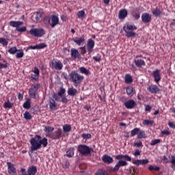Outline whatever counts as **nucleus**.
Listing matches in <instances>:
<instances>
[{
    "label": "nucleus",
    "mask_w": 175,
    "mask_h": 175,
    "mask_svg": "<svg viewBox=\"0 0 175 175\" xmlns=\"http://www.w3.org/2000/svg\"><path fill=\"white\" fill-rule=\"evenodd\" d=\"M66 90L63 88H60V90L57 93H53L52 98H49V108L52 111H55L58 107V104L55 101L66 104L69 102V100L66 98Z\"/></svg>",
    "instance_id": "obj_1"
},
{
    "label": "nucleus",
    "mask_w": 175,
    "mask_h": 175,
    "mask_svg": "<svg viewBox=\"0 0 175 175\" xmlns=\"http://www.w3.org/2000/svg\"><path fill=\"white\" fill-rule=\"evenodd\" d=\"M30 143V152L33 153L34 151L42 148V146L44 148L47 147L49 142L46 137H42L39 135H36L34 137H31L29 141Z\"/></svg>",
    "instance_id": "obj_2"
},
{
    "label": "nucleus",
    "mask_w": 175,
    "mask_h": 175,
    "mask_svg": "<svg viewBox=\"0 0 175 175\" xmlns=\"http://www.w3.org/2000/svg\"><path fill=\"white\" fill-rule=\"evenodd\" d=\"M77 152L82 157H88L91 155L92 152H94V149L85 144H79L77 146Z\"/></svg>",
    "instance_id": "obj_3"
},
{
    "label": "nucleus",
    "mask_w": 175,
    "mask_h": 175,
    "mask_svg": "<svg viewBox=\"0 0 175 175\" xmlns=\"http://www.w3.org/2000/svg\"><path fill=\"white\" fill-rule=\"evenodd\" d=\"M69 77L74 83L75 87H78L84 79L83 75H79L76 71H71L69 74Z\"/></svg>",
    "instance_id": "obj_4"
},
{
    "label": "nucleus",
    "mask_w": 175,
    "mask_h": 175,
    "mask_svg": "<svg viewBox=\"0 0 175 175\" xmlns=\"http://www.w3.org/2000/svg\"><path fill=\"white\" fill-rule=\"evenodd\" d=\"M137 29V28L135 25L127 24L126 26L123 27V31L126 32V36L128 38L136 37L137 33L133 31Z\"/></svg>",
    "instance_id": "obj_5"
},
{
    "label": "nucleus",
    "mask_w": 175,
    "mask_h": 175,
    "mask_svg": "<svg viewBox=\"0 0 175 175\" xmlns=\"http://www.w3.org/2000/svg\"><path fill=\"white\" fill-rule=\"evenodd\" d=\"M40 88V84L36 83L31 85L29 90V95L31 98H36L38 94V90Z\"/></svg>",
    "instance_id": "obj_6"
},
{
    "label": "nucleus",
    "mask_w": 175,
    "mask_h": 175,
    "mask_svg": "<svg viewBox=\"0 0 175 175\" xmlns=\"http://www.w3.org/2000/svg\"><path fill=\"white\" fill-rule=\"evenodd\" d=\"M31 72H33L34 74H30L29 75L30 81L33 83L38 82L40 77V70L38 68L37 66H35Z\"/></svg>",
    "instance_id": "obj_7"
},
{
    "label": "nucleus",
    "mask_w": 175,
    "mask_h": 175,
    "mask_svg": "<svg viewBox=\"0 0 175 175\" xmlns=\"http://www.w3.org/2000/svg\"><path fill=\"white\" fill-rule=\"evenodd\" d=\"M28 33L33 36L37 37V38H40V37H42L44 34H45V31L44 29H36V28H33V29H31Z\"/></svg>",
    "instance_id": "obj_8"
},
{
    "label": "nucleus",
    "mask_w": 175,
    "mask_h": 175,
    "mask_svg": "<svg viewBox=\"0 0 175 175\" xmlns=\"http://www.w3.org/2000/svg\"><path fill=\"white\" fill-rule=\"evenodd\" d=\"M52 69H55L56 70H61L64 68V64L62 62L57 59H53L51 62Z\"/></svg>",
    "instance_id": "obj_9"
},
{
    "label": "nucleus",
    "mask_w": 175,
    "mask_h": 175,
    "mask_svg": "<svg viewBox=\"0 0 175 175\" xmlns=\"http://www.w3.org/2000/svg\"><path fill=\"white\" fill-rule=\"evenodd\" d=\"M64 136V132L61 128H58L55 132H53L50 137L53 140H59L62 137Z\"/></svg>",
    "instance_id": "obj_10"
},
{
    "label": "nucleus",
    "mask_w": 175,
    "mask_h": 175,
    "mask_svg": "<svg viewBox=\"0 0 175 175\" xmlns=\"http://www.w3.org/2000/svg\"><path fill=\"white\" fill-rule=\"evenodd\" d=\"M152 76L156 84H159V82L161 81L162 79L161 70L159 69H155L154 71H152Z\"/></svg>",
    "instance_id": "obj_11"
},
{
    "label": "nucleus",
    "mask_w": 175,
    "mask_h": 175,
    "mask_svg": "<svg viewBox=\"0 0 175 175\" xmlns=\"http://www.w3.org/2000/svg\"><path fill=\"white\" fill-rule=\"evenodd\" d=\"M95 46V42L92 38H89L88 41H86V49H88V54L90 55L93 50L94 47Z\"/></svg>",
    "instance_id": "obj_12"
},
{
    "label": "nucleus",
    "mask_w": 175,
    "mask_h": 175,
    "mask_svg": "<svg viewBox=\"0 0 175 175\" xmlns=\"http://www.w3.org/2000/svg\"><path fill=\"white\" fill-rule=\"evenodd\" d=\"M70 52L72 59H81V55L80 54V52H79L77 49L72 48L71 49V50H70Z\"/></svg>",
    "instance_id": "obj_13"
},
{
    "label": "nucleus",
    "mask_w": 175,
    "mask_h": 175,
    "mask_svg": "<svg viewBox=\"0 0 175 175\" xmlns=\"http://www.w3.org/2000/svg\"><path fill=\"white\" fill-rule=\"evenodd\" d=\"M142 55H138L134 59V64L138 68H142V66H146V62L138 57H142Z\"/></svg>",
    "instance_id": "obj_14"
},
{
    "label": "nucleus",
    "mask_w": 175,
    "mask_h": 175,
    "mask_svg": "<svg viewBox=\"0 0 175 175\" xmlns=\"http://www.w3.org/2000/svg\"><path fill=\"white\" fill-rule=\"evenodd\" d=\"M142 21L144 24L150 23L152 21V15L148 13H143L142 14Z\"/></svg>",
    "instance_id": "obj_15"
},
{
    "label": "nucleus",
    "mask_w": 175,
    "mask_h": 175,
    "mask_svg": "<svg viewBox=\"0 0 175 175\" xmlns=\"http://www.w3.org/2000/svg\"><path fill=\"white\" fill-rule=\"evenodd\" d=\"M42 13H40V12H36L33 14V16H31V19L34 23H39L42 21Z\"/></svg>",
    "instance_id": "obj_16"
},
{
    "label": "nucleus",
    "mask_w": 175,
    "mask_h": 175,
    "mask_svg": "<svg viewBox=\"0 0 175 175\" xmlns=\"http://www.w3.org/2000/svg\"><path fill=\"white\" fill-rule=\"evenodd\" d=\"M72 41L77 44V46H83L85 44V37L81 36L80 38H72Z\"/></svg>",
    "instance_id": "obj_17"
},
{
    "label": "nucleus",
    "mask_w": 175,
    "mask_h": 175,
    "mask_svg": "<svg viewBox=\"0 0 175 175\" xmlns=\"http://www.w3.org/2000/svg\"><path fill=\"white\" fill-rule=\"evenodd\" d=\"M124 106H125L127 109H132L135 107L136 103L134 100H128L127 101L124 102Z\"/></svg>",
    "instance_id": "obj_18"
},
{
    "label": "nucleus",
    "mask_w": 175,
    "mask_h": 175,
    "mask_svg": "<svg viewBox=\"0 0 175 175\" xmlns=\"http://www.w3.org/2000/svg\"><path fill=\"white\" fill-rule=\"evenodd\" d=\"M131 16L134 20L137 21L140 18V9L139 8H136L131 10Z\"/></svg>",
    "instance_id": "obj_19"
},
{
    "label": "nucleus",
    "mask_w": 175,
    "mask_h": 175,
    "mask_svg": "<svg viewBox=\"0 0 175 175\" xmlns=\"http://www.w3.org/2000/svg\"><path fill=\"white\" fill-rule=\"evenodd\" d=\"M59 23V19L58 16L56 15H52L51 16V23H50V26L52 28H54L56 25H58Z\"/></svg>",
    "instance_id": "obj_20"
},
{
    "label": "nucleus",
    "mask_w": 175,
    "mask_h": 175,
    "mask_svg": "<svg viewBox=\"0 0 175 175\" xmlns=\"http://www.w3.org/2000/svg\"><path fill=\"white\" fill-rule=\"evenodd\" d=\"M101 159L105 164H111L113 163V159L107 154L103 155Z\"/></svg>",
    "instance_id": "obj_21"
},
{
    "label": "nucleus",
    "mask_w": 175,
    "mask_h": 175,
    "mask_svg": "<svg viewBox=\"0 0 175 175\" xmlns=\"http://www.w3.org/2000/svg\"><path fill=\"white\" fill-rule=\"evenodd\" d=\"M7 165L8 174H16V168L14 167V164H12L11 162H7Z\"/></svg>",
    "instance_id": "obj_22"
},
{
    "label": "nucleus",
    "mask_w": 175,
    "mask_h": 175,
    "mask_svg": "<svg viewBox=\"0 0 175 175\" xmlns=\"http://www.w3.org/2000/svg\"><path fill=\"white\" fill-rule=\"evenodd\" d=\"M148 91L152 94H158L160 90L157 85H151L147 88Z\"/></svg>",
    "instance_id": "obj_23"
},
{
    "label": "nucleus",
    "mask_w": 175,
    "mask_h": 175,
    "mask_svg": "<svg viewBox=\"0 0 175 175\" xmlns=\"http://www.w3.org/2000/svg\"><path fill=\"white\" fill-rule=\"evenodd\" d=\"M152 15L156 18L161 17L162 15V10L158 7H156L155 8L152 9Z\"/></svg>",
    "instance_id": "obj_24"
},
{
    "label": "nucleus",
    "mask_w": 175,
    "mask_h": 175,
    "mask_svg": "<svg viewBox=\"0 0 175 175\" xmlns=\"http://www.w3.org/2000/svg\"><path fill=\"white\" fill-rule=\"evenodd\" d=\"M127 10L125 9H122L119 10L118 12V18L120 20H124L126 17H127Z\"/></svg>",
    "instance_id": "obj_25"
},
{
    "label": "nucleus",
    "mask_w": 175,
    "mask_h": 175,
    "mask_svg": "<svg viewBox=\"0 0 175 175\" xmlns=\"http://www.w3.org/2000/svg\"><path fill=\"white\" fill-rule=\"evenodd\" d=\"M37 167L35 165L29 166L27 170L28 175H36L37 174Z\"/></svg>",
    "instance_id": "obj_26"
},
{
    "label": "nucleus",
    "mask_w": 175,
    "mask_h": 175,
    "mask_svg": "<svg viewBox=\"0 0 175 175\" xmlns=\"http://www.w3.org/2000/svg\"><path fill=\"white\" fill-rule=\"evenodd\" d=\"M129 163L126 161H124V160H118V161L117 162V163L116 164V168L118 169V170H120V168L121 167H125L126 165H128Z\"/></svg>",
    "instance_id": "obj_27"
},
{
    "label": "nucleus",
    "mask_w": 175,
    "mask_h": 175,
    "mask_svg": "<svg viewBox=\"0 0 175 175\" xmlns=\"http://www.w3.org/2000/svg\"><path fill=\"white\" fill-rule=\"evenodd\" d=\"M68 95L71 97H75L77 94V90L74 88H68L67 90Z\"/></svg>",
    "instance_id": "obj_28"
},
{
    "label": "nucleus",
    "mask_w": 175,
    "mask_h": 175,
    "mask_svg": "<svg viewBox=\"0 0 175 175\" xmlns=\"http://www.w3.org/2000/svg\"><path fill=\"white\" fill-rule=\"evenodd\" d=\"M75 147H70L68 150L66 151V156L68 158H72L73 156H75Z\"/></svg>",
    "instance_id": "obj_29"
},
{
    "label": "nucleus",
    "mask_w": 175,
    "mask_h": 175,
    "mask_svg": "<svg viewBox=\"0 0 175 175\" xmlns=\"http://www.w3.org/2000/svg\"><path fill=\"white\" fill-rule=\"evenodd\" d=\"M23 23L22 21H10V26L16 27V29L18 27H21L23 25Z\"/></svg>",
    "instance_id": "obj_30"
},
{
    "label": "nucleus",
    "mask_w": 175,
    "mask_h": 175,
    "mask_svg": "<svg viewBox=\"0 0 175 175\" xmlns=\"http://www.w3.org/2000/svg\"><path fill=\"white\" fill-rule=\"evenodd\" d=\"M125 83L126 84H131L133 83V77L131 74H126L125 75Z\"/></svg>",
    "instance_id": "obj_31"
},
{
    "label": "nucleus",
    "mask_w": 175,
    "mask_h": 175,
    "mask_svg": "<svg viewBox=\"0 0 175 175\" xmlns=\"http://www.w3.org/2000/svg\"><path fill=\"white\" fill-rule=\"evenodd\" d=\"M62 129L64 133H69L72 131L71 125L68 124H64Z\"/></svg>",
    "instance_id": "obj_32"
},
{
    "label": "nucleus",
    "mask_w": 175,
    "mask_h": 175,
    "mask_svg": "<svg viewBox=\"0 0 175 175\" xmlns=\"http://www.w3.org/2000/svg\"><path fill=\"white\" fill-rule=\"evenodd\" d=\"M126 92L129 96H133L134 95V88L132 86H127L126 88Z\"/></svg>",
    "instance_id": "obj_33"
},
{
    "label": "nucleus",
    "mask_w": 175,
    "mask_h": 175,
    "mask_svg": "<svg viewBox=\"0 0 175 175\" xmlns=\"http://www.w3.org/2000/svg\"><path fill=\"white\" fill-rule=\"evenodd\" d=\"M147 137L146 132L144 131L140 130L137 134V139H146Z\"/></svg>",
    "instance_id": "obj_34"
},
{
    "label": "nucleus",
    "mask_w": 175,
    "mask_h": 175,
    "mask_svg": "<svg viewBox=\"0 0 175 175\" xmlns=\"http://www.w3.org/2000/svg\"><path fill=\"white\" fill-rule=\"evenodd\" d=\"M23 107L25 108V109H31V100H29V99L26 100L25 102L23 105Z\"/></svg>",
    "instance_id": "obj_35"
},
{
    "label": "nucleus",
    "mask_w": 175,
    "mask_h": 175,
    "mask_svg": "<svg viewBox=\"0 0 175 175\" xmlns=\"http://www.w3.org/2000/svg\"><path fill=\"white\" fill-rule=\"evenodd\" d=\"M77 16L80 19H83L84 17H86V14L85 12H84V10H79L78 12V13L77 14Z\"/></svg>",
    "instance_id": "obj_36"
},
{
    "label": "nucleus",
    "mask_w": 175,
    "mask_h": 175,
    "mask_svg": "<svg viewBox=\"0 0 175 175\" xmlns=\"http://www.w3.org/2000/svg\"><path fill=\"white\" fill-rule=\"evenodd\" d=\"M141 129L139 128H134L131 131V136L134 137L138 135Z\"/></svg>",
    "instance_id": "obj_37"
},
{
    "label": "nucleus",
    "mask_w": 175,
    "mask_h": 175,
    "mask_svg": "<svg viewBox=\"0 0 175 175\" xmlns=\"http://www.w3.org/2000/svg\"><path fill=\"white\" fill-rule=\"evenodd\" d=\"M16 55H15V57H16L17 59H21L24 56V52L23 49H18V51H17V53H16Z\"/></svg>",
    "instance_id": "obj_38"
},
{
    "label": "nucleus",
    "mask_w": 175,
    "mask_h": 175,
    "mask_svg": "<svg viewBox=\"0 0 175 175\" xmlns=\"http://www.w3.org/2000/svg\"><path fill=\"white\" fill-rule=\"evenodd\" d=\"M14 104L10 102V100H8V101L4 102L3 103V107L6 109H11L13 107Z\"/></svg>",
    "instance_id": "obj_39"
},
{
    "label": "nucleus",
    "mask_w": 175,
    "mask_h": 175,
    "mask_svg": "<svg viewBox=\"0 0 175 175\" xmlns=\"http://www.w3.org/2000/svg\"><path fill=\"white\" fill-rule=\"evenodd\" d=\"M154 124V121L151 120H144L142 122V124L144 126H152Z\"/></svg>",
    "instance_id": "obj_40"
},
{
    "label": "nucleus",
    "mask_w": 175,
    "mask_h": 175,
    "mask_svg": "<svg viewBox=\"0 0 175 175\" xmlns=\"http://www.w3.org/2000/svg\"><path fill=\"white\" fill-rule=\"evenodd\" d=\"M23 117L26 120H31L32 119V116L28 111H25V113L23 114Z\"/></svg>",
    "instance_id": "obj_41"
},
{
    "label": "nucleus",
    "mask_w": 175,
    "mask_h": 175,
    "mask_svg": "<svg viewBox=\"0 0 175 175\" xmlns=\"http://www.w3.org/2000/svg\"><path fill=\"white\" fill-rule=\"evenodd\" d=\"M107 171L109 172L116 173L119 171V169L115 165V167L108 166Z\"/></svg>",
    "instance_id": "obj_42"
},
{
    "label": "nucleus",
    "mask_w": 175,
    "mask_h": 175,
    "mask_svg": "<svg viewBox=\"0 0 175 175\" xmlns=\"http://www.w3.org/2000/svg\"><path fill=\"white\" fill-rule=\"evenodd\" d=\"M161 142V139H155L152 140L150 142V146H156V145L160 144Z\"/></svg>",
    "instance_id": "obj_43"
},
{
    "label": "nucleus",
    "mask_w": 175,
    "mask_h": 175,
    "mask_svg": "<svg viewBox=\"0 0 175 175\" xmlns=\"http://www.w3.org/2000/svg\"><path fill=\"white\" fill-rule=\"evenodd\" d=\"M18 51V49H17V48L15 46L12 48H10L8 50V53L12 55H14Z\"/></svg>",
    "instance_id": "obj_44"
},
{
    "label": "nucleus",
    "mask_w": 175,
    "mask_h": 175,
    "mask_svg": "<svg viewBox=\"0 0 175 175\" xmlns=\"http://www.w3.org/2000/svg\"><path fill=\"white\" fill-rule=\"evenodd\" d=\"M80 73L85 75H89V70L85 67H81L79 68Z\"/></svg>",
    "instance_id": "obj_45"
},
{
    "label": "nucleus",
    "mask_w": 175,
    "mask_h": 175,
    "mask_svg": "<svg viewBox=\"0 0 175 175\" xmlns=\"http://www.w3.org/2000/svg\"><path fill=\"white\" fill-rule=\"evenodd\" d=\"M81 137L83 139L88 140L92 138V135L91 133H83L81 135Z\"/></svg>",
    "instance_id": "obj_46"
},
{
    "label": "nucleus",
    "mask_w": 175,
    "mask_h": 175,
    "mask_svg": "<svg viewBox=\"0 0 175 175\" xmlns=\"http://www.w3.org/2000/svg\"><path fill=\"white\" fill-rule=\"evenodd\" d=\"M55 130V128L51 126H45L44 127V132L46 133H51Z\"/></svg>",
    "instance_id": "obj_47"
},
{
    "label": "nucleus",
    "mask_w": 175,
    "mask_h": 175,
    "mask_svg": "<svg viewBox=\"0 0 175 175\" xmlns=\"http://www.w3.org/2000/svg\"><path fill=\"white\" fill-rule=\"evenodd\" d=\"M37 50L44 49V48L47 47V44L44 42H41L38 44H36Z\"/></svg>",
    "instance_id": "obj_48"
},
{
    "label": "nucleus",
    "mask_w": 175,
    "mask_h": 175,
    "mask_svg": "<svg viewBox=\"0 0 175 175\" xmlns=\"http://www.w3.org/2000/svg\"><path fill=\"white\" fill-rule=\"evenodd\" d=\"M79 50H80V55H85V54L87 53V50H86V46H82V47H80L79 48Z\"/></svg>",
    "instance_id": "obj_49"
},
{
    "label": "nucleus",
    "mask_w": 175,
    "mask_h": 175,
    "mask_svg": "<svg viewBox=\"0 0 175 175\" xmlns=\"http://www.w3.org/2000/svg\"><path fill=\"white\" fill-rule=\"evenodd\" d=\"M170 163L172 164L171 165L172 169H174L175 168V156L174 155L171 156V159L170 161Z\"/></svg>",
    "instance_id": "obj_50"
},
{
    "label": "nucleus",
    "mask_w": 175,
    "mask_h": 175,
    "mask_svg": "<svg viewBox=\"0 0 175 175\" xmlns=\"http://www.w3.org/2000/svg\"><path fill=\"white\" fill-rule=\"evenodd\" d=\"M96 175H109L107 171H105L103 170H98Z\"/></svg>",
    "instance_id": "obj_51"
},
{
    "label": "nucleus",
    "mask_w": 175,
    "mask_h": 175,
    "mask_svg": "<svg viewBox=\"0 0 175 175\" xmlns=\"http://www.w3.org/2000/svg\"><path fill=\"white\" fill-rule=\"evenodd\" d=\"M0 44H1L3 46H6L8 44V42L5 38H0Z\"/></svg>",
    "instance_id": "obj_52"
},
{
    "label": "nucleus",
    "mask_w": 175,
    "mask_h": 175,
    "mask_svg": "<svg viewBox=\"0 0 175 175\" xmlns=\"http://www.w3.org/2000/svg\"><path fill=\"white\" fill-rule=\"evenodd\" d=\"M150 171L155 170L156 172H158L159 170H161V167L159 166H153V165H149L148 168Z\"/></svg>",
    "instance_id": "obj_53"
},
{
    "label": "nucleus",
    "mask_w": 175,
    "mask_h": 175,
    "mask_svg": "<svg viewBox=\"0 0 175 175\" xmlns=\"http://www.w3.org/2000/svg\"><path fill=\"white\" fill-rule=\"evenodd\" d=\"M93 59L96 62H100V61L102 60V55L97 54L96 56L93 57Z\"/></svg>",
    "instance_id": "obj_54"
},
{
    "label": "nucleus",
    "mask_w": 175,
    "mask_h": 175,
    "mask_svg": "<svg viewBox=\"0 0 175 175\" xmlns=\"http://www.w3.org/2000/svg\"><path fill=\"white\" fill-rule=\"evenodd\" d=\"M51 17L50 18V16H46L44 19V23L45 25H49L51 23Z\"/></svg>",
    "instance_id": "obj_55"
},
{
    "label": "nucleus",
    "mask_w": 175,
    "mask_h": 175,
    "mask_svg": "<svg viewBox=\"0 0 175 175\" xmlns=\"http://www.w3.org/2000/svg\"><path fill=\"white\" fill-rule=\"evenodd\" d=\"M4 62H5V64L0 63V69H6L9 66V64L7 63L5 61H4Z\"/></svg>",
    "instance_id": "obj_56"
},
{
    "label": "nucleus",
    "mask_w": 175,
    "mask_h": 175,
    "mask_svg": "<svg viewBox=\"0 0 175 175\" xmlns=\"http://www.w3.org/2000/svg\"><path fill=\"white\" fill-rule=\"evenodd\" d=\"M161 135L163 136H169L170 135V132L168 130H163L161 131Z\"/></svg>",
    "instance_id": "obj_57"
},
{
    "label": "nucleus",
    "mask_w": 175,
    "mask_h": 175,
    "mask_svg": "<svg viewBox=\"0 0 175 175\" xmlns=\"http://www.w3.org/2000/svg\"><path fill=\"white\" fill-rule=\"evenodd\" d=\"M62 167L64 169H68L70 167V163L69 161H64Z\"/></svg>",
    "instance_id": "obj_58"
},
{
    "label": "nucleus",
    "mask_w": 175,
    "mask_h": 175,
    "mask_svg": "<svg viewBox=\"0 0 175 175\" xmlns=\"http://www.w3.org/2000/svg\"><path fill=\"white\" fill-rule=\"evenodd\" d=\"M133 146L136 147V148H140V147H143V144L142 142H134L133 143Z\"/></svg>",
    "instance_id": "obj_59"
},
{
    "label": "nucleus",
    "mask_w": 175,
    "mask_h": 175,
    "mask_svg": "<svg viewBox=\"0 0 175 175\" xmlns=\"http://www.w3.org/2000/svg\"><path fill=\"white\" fill-rule=\"evenodd\" d=\"M16 31H19V32H25L27 31V27H18L17 29H16Z\"/></svg>",
    "instance_id": "obj_60"
},
{
    "label": "nucleus",
    "mask_w": 175,
    "mask_h": 175,
    "mask_svg": "<svg viewBox=\"0 0 175 175\" xmlns=\"http://www.w3.org/2000/svg\"><path fill=\"white\" fill-rule=\"evenodd\" d=\"M124 160H125V161H131V157L129 156V155H124V158H123Z\"/></svg>",
    "instance_id": "obj_61"
},
{
    "label": "nucleus",
    "mask_w": 175,
    "mask_h": 175,
    "mask_svg": "<svg viewBox=\"0 0 175 175\" xmlns=\"http://www.w3.org/2000/svg\"><path fill=\"white\" fill-rule=\"evenodd\" d=\"M141 154V151L139 149L135 150V152H133L134 156H139Z\"/></svg>",
    "instance_id": "obj_62"
},
{
    "label": "nucleus",
    "mask_w": 175,
    "mask_h": 175,
    "mask_svg": "<svg viewBox=\"0 0 175 175\" xmlns=\"http://www.w3.org/2000/svg\"><path fill=\"white\" fill-rule=\"evenodd\" d=\"M21 173L22 175H28V172L26 171V169L21 168Z\"/></svg>",
    "instance_id": "obj_63"
},
{
    "label": "nucleus",
    "mask_w": 175,
    "mask_h": 175,
    "mask_svg": "<svg viewBox=\"0 0 175 175\" xmlns=\"http://www.w3.org/2000/svg\"><path fill=\"white\" fill-rule=\"evenodd\" d=\"M168 126L171 127L172 129H175V122H170L168 123Z\"/></svg>",
    "instance_id": "obj_64"
}]
</instances>
